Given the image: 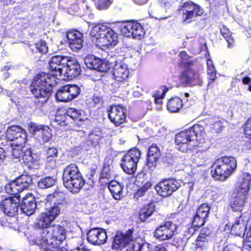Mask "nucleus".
Returning a JSON list of instances; mask_svg holds the SVG:
<instances>
[{
    "label": "nucleus",
    "instance_id": "50",
    "mask_svg": "<svg viewBox=\"0 0 251 251\" xmlns=\"http://www.w3.org/2000/svg\"><path fill=\"white\" fill-rule=\"evenodd\" d=\"M245 247L251 249V226L247 233L246 237L244 240Z\"/></svg>",
    "mask_w": 251,
    "mask_h": 251
},
{
    "label": "nucleus",
    "instance_id": "4",
    "mask_svg": "<svg viewBox=\"0 0 251 251\" xmlns=\"http://www.w3.org/2000/svg\"><path fill=\"white\" fill-rule=\"evenodd\" d=\"M44 202L46 211L40 215L42 223L46 225L50 221H53L59 215L61 206L66 203L65 194L56 190L52 194L47 196L44 199Z\"/></svg>",
    "mask_w": 251,
    "mask_h": 251
},
{
    "label": "nucleus",
    "instance_id": "38",
    "mask_svg": "<svg viewBox=\"0 0 251 251\" xmlns=\"http://www.w3.org/2000/svg\"><path fill=\"white\" fill-rule=\"evenodd\" d=\"M56 182L54 176H46L41 178L38 183V187L41 189H46L53 186Z\"/></svg>",
    "mask_w": 251,
    "mask_h": 251
},
{
    "label": "nucleus",
    "instance_id": "17",
    "mask_svg": "<svg viewBox=\"0 0 251 251\" xmlns=\"http://www.w3.org/2000/svg\"><path fill=\"white\" fill-rule=\"evenodd\" d=\"M87 240L95 245H101L107 241V236L104 229L101 228H93L87 233Z\"/></svg>",
    "mask_w": 251,
    "mask_h": 251
},
{
    "label": "nucleus",
    "instance_id": "56",
    "mask_svg": "<svg viewBox=\"0 0 251 251\" xmlns=\"http://www.w3.org/2000/svg\"><path fill=\"white\" fill-rule=\"evenodd\" d=\"M92 100L94 104H97L100 103L102 101V99L99 95H94Z\"/></svg>",
    "mask_w": 251,
    "mask_h": 251
},
{
    "label": "nucleus",
    "instance_id": "25",
    "mask_svg": "<svg viewBox=\"0 0 251 251\" xmlns=\"http://www.w3.org/2000/svg\"><path fill=\"white\" fill-rule=\"evenodd\" d=\"M112 75L117 81L121 82L126 80L129 75L127 66L121 62H116L113 66Z\"/></svg>",
    "mask_w": 251,
    "mask_h": 251
},
{
    "label": "nucleus",
    "instance_id": "1",
    "mask_svg": "<svg viewBox=\"0 0 251 251\" xmlns=\"http://www.w3.org/2000/svg\"><path fill=\"white\" fill-rule=\"evenodd\" d=\"M70 57L64 55L52 56L50 61V70L52 75L42 73L36 75L30 86V90L38 99L37 104L43 106L51 95L52 87L56 84L55 75L62 76L63 70Z\"/></svg>",
    "mask_w": 251,
    "mask_h": 251
},
{
    "label": "nucleus",
    "instance_id": "6",
    "mask_svg": "<svg viewBox=\"0 0 251 251\" xmlns=\"http://www.w3.org/2000/svg\"><path fill=\"white\" fill-rule=\"evenodd\" d=\"M235 159L232 157L224 156L217 159L211 170L212 176L217 180H225L228 177L236 168Z\"/></svg>",
    "mask_w": 251,
    "mask_h": 251
},
{
    "label": "nucleus",
    "instance_id": "49",
    "mask_svg": "<svg viewBox=\"0 0 251 251\" xmlns=\"http://www.w3.org/2000/svg\"><path fill=\"white\" fill-rule=\"evenodd\" d=\"M207 74L209 75V79L210 80L213 81L215 79L216 75L214 65H211L207 67Z\"/></svg>",
    "mask_w": 251,
    "mask_h": 251
},
{
    "label": "nucleus",
    "instance_id": "59",
    "mask_svg": "<svg viewBox=\"0 0 251 251\" xmlns=\"http://www.w3.org/2000/svg\"><path fill=\"white\" fill-rule=\"evenodd\" d=\"M179 55L182 59L184 60H187L189 58V55L187 54L186 52L185 51H181L180 52Z\"/></svg>",
    "mask_w": 251,
    "mask_h": 251
},
{
    "label": "nucleus",
    "instance_id": "8",
    "mask_svg": "<svg viewBox=\"0 0 251 251\" xmlns=\"http://www.w3.org/2000/svg\"><path fill=\"white\" fill-rule=\"evenodd\" d=\"M179 11L181 13L183 22L187 24L191 23L193 19L201 16L203 13L200 5L191 0L182 3L180 6Z\"/></svg>",
    "mask_w": 251,
    "mask_h": 251
},
{
    "label": "nucleus",
    "instance_id": "31",
    "mask_svg": "<svg viewBox=\"0 0 251 251\" xmlns=\"http://www.w3.org/2000/svg\"><path fill=\"white\" fill-rule=\"evenodd\" d=\"M246 225L241 216L236 219L232 226L231 232L236 236H241L245 235Z\"/></svg>",
    "mask_w": 251,
    "mask_h": 251
},
{
    "label": "nucleus",
    "instance_id": "33",
    "mask_svg": "<svg viewBox=\"0 0 251 251\" xmlns=\"http://www.w3.org/2000/svg\"><path fill=\"white\" fill-rule=\"evenodd\" d=\"M108 32L105 38H102L101 45L102 46H114L118 42V34L112 29L109 28Z\"/></svg>",
    "mask_w": 251,
    "mask_h": 251
},
{
    "label": "nucleus",
    "instance_id": "37",
    "mask_svg": "<svg viewBox=\"0 0 251 251\" xmlns=\"http://www.w3.org/2000/svg\"><path fill=\"white\" fill-rule=\"evenodd\" d=\"M68 90V87L66 85L60 88L55 94L56 100L62 102L72 100Z\"/></svg>",
    "mask_w": 251,
    "mask_h": 251
},
{
    "label": "nucleus",
    "instance_id": "39",
    "mask_svg": "<svg viewBox=\"0 0 251 251\" xmlns=\"http://www.w3.org/2000/svg\"><path fill=\"white\" fill-rule=\"evenodd\" d=\"M68 115L74 120L79 121H83L84 118V111L79 109L77 110L74 108H70L68 110Z\"/></svg>",
    "mask_w": 251,
    "mask_h": 251
},
{
    "label": "nucleus",
    "instance_id": "57",
    "mask_svg": "<svg viewBox=\"0 0 251 251\" xmlns=\"http://www.w3.org/2000/svg\"><path fill=\"white\" fill-rule=\"evenodd\" d=\"M210 231L207 227L202 228L201 230V233L200 235H201L202 236H208L210 234Z\"/></svg>",
    "mask_w": 251,
    "mask_h": 251
},
{
    "label": "nucleus",
    "instance_id": "27",
    "mask_svg": "<svg viewBox=\"0 0 251 251\" xmlns=\"http://www.w3.org/2000/svg\"><path fill=\"white\" fill-rule=\"evenodd\" d=\"M160 156V149L156 145L153 144L149 148L147 164L150 169L154 168Z\"/></svg>",
    "mask_w": 251,
    "mask_h": 251
},
{
    "label": "nucleus",
    "instance_id": "64",
    "mask_svg": "<svg viewBox=\"0 0 251 251\" xmlns=\"http://www.w3.org/2000/svg\"><path fill=\"white\" fill-rule=\"evenodd\" d=\"M207 67L209 66H211V65L213 66V63H212V61L211 60L209 59L207 61Z\"/></svg>",
    "mask_w": 251,
    "mask_h": 251
},
{
    "label": "nucleus",
    "instance_id": "28",
    "mask_svg": "<svg viewBox=\"0 0 251 251\" xmlns=\"http://www.w3.org/2000/svg\"><path fill=\"white\" fill-rule=\"evenodd\" d=\"M251 183V175L247 173L242 174L239 178L236 191L247 195Z\"/></svg>",
    "mask_w": 251,
    "mask_h": 251
},
{
    "label": "nucleus",
    "instance_id": "53",
    "mask_svg": "<svg viewBox=\"0 0 251 251\" xmlns=\"http://www.w3.org/2000/svg\"><path fill=\"white\" fill-rule=\"evenodd\" d=\"M205 241V237L199 235L196 241V246L198 247H202Z\"/></svg>",
    "mask_w": 251,
    "mask_h": 251
},
{
    "label": "nucleus",
    "instance_id": "24",
    "mask_svg": "<svg viewBox=\"0 0 251 251\" xmlns=\"http://www.w3.org/2000/svg\"><path fill=\"white\" fill-rule=\"evenodd\" d=\"M109 27L103 25H98L94 26L90 32V35L93 42L98 46L101 45L102 38H105Z\"/></svg>",
    "mask_w": 251,
    "mask_h": 251
},
{
    "label": "nucleus",
    "instance_id": "46",
    "mask_svg": "<svg viewBox=\"0 0 251 251\" xmlns=\"http://www.w3.org/2000/svg\"><path fill=\"white\" fill-rule=\"evenodd\" d=\"M111 0H99L97 8L101 10L106 9L111 5Z\"/></svg>",
    "mask_w": 251,
    "mask_h": 251
},
{
    "label": "nucleus",
    "instance_id": "47",
    "mask_svg": "<svg viewBox=\"0 0 251 251\" xmlns=\"http://www.w3.org/2000/svg\"><path fill=\"white\" fill-rule=\"evenodd\" d=\"M57 153L58 151L57 149L52 147L49 148L47 150V157L48 161L51 160V159H50V157L53 158L56 157Z\"/></svg>",
    "mask_w": 251,
    "mask_h": 251
},
{
    "label": "nucleus",
    "instance_id": "11",
    "mask_svg": "<svg viewBox=\"0 0 251 251\" xmlns=\"http://www.w3.org/2000/svg\"><path fill=\"white\" fill-rule=\"evenodd\" d=\"M177 226L172 222H166L158 226L154 232V237L160 241L168 240L176 234Z\"/></svg>",
    "mask_w": 251,
    "mask_h": 251
},
{
    "label": "nucleus",
    "instance_id": "13",
    "mask_svg": "<svg viewBox=\"0 0 251 251\" xmlns=\"http://www.w3.org/2000/svg\"><path fill=\"white\" fill-rule=\"evenodd\" d=\"M6 137L8 140L12 142L11 145L25 144L26 134L25 131L18 126H12L7 129Z\"/></svg>",
    "mask_w": 251,
    "mask_h": 251
},
{
    "label": "nucleus",
    "instance_id": "34",
    "mask_svg": "<svg viewBox=\"0 0 251 251\" xmlns=\"http://www.w3.org/2000/svg\"><path fill=\"white\" fill-rule=\"evenodd\" d=\"M150 244L141 238H137L127 247L126 251H149Z\"/></svg>",
    "mask_w": 251,
    "mask_h": 251
},
{
    "label": "nucleus",
    "instance_id": "20",
    "mask_svg": "<svg viewBox=\"0 0 251 251\" xmlns=\"http://www.w3.org/2000/svg\"><path fill=\"white\" fill-rule=\"evenodd\" d=\"M66 36L71 49L74 51L79 50L83 47V34L76 30L69 31Z\"/></svg>",
    "mask_w": 251,
    "mask_h": 251
},
{
    "label": "nucleus",
    "instance_id": "9",
    "mask_svg": "<svg viewBox=\"0 0 251 251\" xmlns=\"http://www.w3.org/2000/svg\"><path fill=\"white\" fill-rule=\"evenodd\" d=\"M32 184L31 177L27 175H23L14 181L8 183L5 186V190L9 194L16 195L28 188Z\"/></svg>",
    "mask_w": 251,
    "mask_h": 251
},
{
    "label": "nucleus",
    "instance_id": "18",
    "mask_svg": "<svg viewBox=\"0 0 251 251\" xmlns=\"http://www.w3.org/2000/svg\"><path fill=\"white\" fill-rule=\"evenodd\" d=\"M80 66L77 61L70 57V59L63 70L61 78L72 79L77 76L80 73Z\"/></svg>",
    "mask_w": 251,
    "mask_h": 251
},
{
    "label": "nucleus",
    "instance_id": "32",
    "mask_svg": "<svg viewBox=\"0 0 251 251\" xmlns=\"http://www.w3.org/2000/svg\"><path fill=\"white\" fill-rule=\"evenodd\" d=\"M123 185L116 181H111L109 183L108 189L115 200H120L123 197Z\"/></svg>",
    "mask_w": 251,
    "mask_h": 251
},
{
    "label": "nucleus",
    "instance_id": "15",
    "mask_svg": "<svg viewBox=\"0 0 251 251\" xmlns=\"http://www.w3.org/2000/svg\"><path fill=\"white\" fill-rule=\"evenodd\" d=\"M20 196H15L6 198L0 203V209L8 216H15L18 211Z\"/></svg>",
    "mask_w": 251,
    "mask_h": 251
},
{
    "label": "nucleus",
    "instance_id": "12",
    "mask_svg": "<svg viewBox=\"0 0 251 251\" xmlns=\"http://www.w3.org/2000/svg\"><path fill=\"white\" fill-rule=\"evenodd\" d=\"M180 182L175 179H166L159 182L155 188L158 194L162 197L171 196L180 187Z\"/></svg>",
    "mask_w": 251,
    "mask_h": 251
},
{
    "label": "nucleus",
    "instance_id": "19",
    "mask_svg": "<svg viewBox=\"0 0 251 251\" xmlns=\"http://www.w3.org/2000/svg\"><path fill=\"white\" fill-rule=\"evenodd\" d=\"M84 62L88 68L101 72H107L110 67V64L106 60L93 56L86 57Z\"/></svg>",
    "mask_w": 251,
    "mask_h": 251
},
{
    "label": "nucleus",
    "instance_id": "22",
    "mask_svg": "<svg viewBox=\"0 0 251 251\" xmlns=\"http://www.w3.org/2000/svg\"><path fill=\"white\" fill-rule=\"evenodd\" d=\"M210 207L206 203L201 204L198 207L192 223L194 227L199 228L204 225Z\"/></svg>",
    "mask_w": 251,
    "mask_h": 251
},
{
    "label": "nucleus",
    "instance_id": "55",
    "mask_svg": "<svg viewBox=\"0 0 251 251\" xmlns=\"http://www.w3.org/2000/svg\"><path fill=\"white\" fill-rule=\"evenodd\" d=\"M6 156V153L4 149L2 148H0V164L3 162Z\"/></svg>",
    "mask_w": 251,
    "mask_h": 251
},
{
    "label": "nucleus",
    "instance_id": "30",
    "mask_svg": "<svg viewBox=\"0 0 251 251\" xmlns=\"http://www.w3.org/2000/svg\"><path fill=\"white\" fill-rule=\"evenodd\" d=\"M18 145H11L13 147L12 149V154L15 158H20L21 157L23 156L24 159L27 160L28 161H32V156L31 155V151L27 150L25 151V154L23 155V150L25 147V144H24L21 146L17 144Z\"/></svg>",
    "mask_w": 251,
    "mask_h": 251
},
{
    "label": "nucleus",
    "instance_id": "3",
    "mask_svg": "<svg viewBox=\"0 0 251 251\" xmlns=\"http://www.w3.org/2000/svg\"><path fill=\"white\" fill-rule=\"evenodd\" d=\"M41 215L38 217L37 226L42 228L40 237L35 241V244L39 246L50 244V242L54 243H62L66 238V231L64 228L59 225L50 226L53 221H50L48 224L42 223Z\"/></svg>",
    "mask_w": 251,
    "mask_h": 251
},
{
    "label": "nucleus",
    "instance_id": "21",
    "mask_svg": "<svg viewBox=\"0 0 251 251\" xmlns=\"http://www.w3.org/2000/svg\"><path fill=\"white\" fill-rule=\"evenodd\" d=\"M37 201L31 194H26L22 199L20 204L21 212L27 216L32 215L36 208Z\"/></svg>",
    "mask_w": 251,
    "mask_h": 251
},
{
    "label": "nucleus",
    "instance_id": "16",
    "mask_svg": "<svg viewBox=\"0 0 251 251\" xmlns=\"http://www.w3.org/2000/svg\"><path fill=\"white\" fill-rule=\"evenodd\" d=\"M108 112L109 119L116 126H120L126 121V107L120 105H112Z\"/></svg>",
    "mask_w": 251,
    "mask_h": 251
},
{
    "label": "nucleus",
    "instance_id": "2",
    "mask_svg": "<svg viewBox=\"0 0 251 251\" xmlns=\"http://www.w3.org/2000/svg\"><path fill=\"white\" fill-rule=\"evenodd\" d=\"M204 134L203 127L199 125L182 130L176 135V148L182 152L192 150L204 141Z\"/></svg>",
    "mask_w": 251,
    "mask_h": 251
},
{
    "label": "nucleus",
    "instance_id": "26",
    "mask_svg": "<svg viewBox=\"0 0 251 251\" xmlns=\"http://www.w3.org/2000/svg\"><path fill=\"white\" fill-rule=\"evenodd\" d=\"M247 195L236 191L230 201V206L232 210L241 212L243 209Z\"/></svg>",
    "mask_w": 251,
    "mask_h": 251
},
{
    "label": "nucleus",
    "instance_id": "36",
    "mask_svg": "<svg viewBox=\"0 0 251 251\" xmlns=\"http://www.w3.org/2000/svg\"><path fill=\"white\" fill-rule=\"evenodd\" d=\"M182 100L178 97L171 99L167 103V109L171 112H177L182 107Z\"/></svg>",
    "mask_w": 251,
    "mask_h": 251
},
{
    "label": "nucleus",
    "instance_id": "43",
    "mask_svg": "<svg viewBox=\"0 0 251 251\" xmlns=\"http://www.w3.org/2000/svg\"><path fill=\"white\" fill-rule=\"evenodd\" d=\"M66 86L68 87V90L71 100L77 97L80 93V88L76 85H70Z\"/></svg>",
    "mask_w": 251,
    "mask_h": 251
},
{
    "label": "nucleus",
    "instance_id": "62",
    "mask_svg": "<svg viewBox=\"0 0 251 251\" xmlns=\"http://www.w3.org/2000/svg\"><path fill=\"white\" fill-rule=\"evenodd\" d=\"M151 186V183L149 182H146L144 185L142 186L147 191V190Z\"/></svg>",
    "mask_w": 251,
    "mask_h": 251
},
{
    "label": "nucleus",
    "instance_id": "40",
    "mask_svg": "<svg viewBox=\"0 0 251 251\" xmlns=\"http://www.w3.org/2000/svg\"><path fill=\"white\" fill-rule=\"evenodd\" d=\"M220 31L222 36L227 43V47L228 48H232L234 46V39L231 36V33L230 32L229 29L225 25H223L222 27L221 28Z\"/></svg>",
    "mask_w": 251,
    "mask_h": 251
},
{
    "label": "nucleus",
    "instance_id": "44",
    "mask_svg": "<svg viewBox=\"0 0 251 251\" xmlns=\"http://www.w3.org/2000/svg\"><path fill=\"white\" fill-rule=\"evenodd\" d=\"M223 122L222 120H217L211 124V128L217 133L221 132L223 128Z\"/></svg>",
    "mask_w": 251,
    "mask_h": 251
},
{
    "label": "nucleus",
    "instance_id": "51",
    "mask_svg": "<svg viewBox=\"0 0 251 251\" xmlns=\"http://www.w3.org/2000/svg\"><path fill=\"white\" fill-rule=\"evenodd\" d=\"M244 131L245 134L249 136V138L251 139V117L248 120L246 124Z\"/></svg>",
    "mask_w": 251,
    "mask_h": 251
},
{
    "label": "nucleus",
    "instance_id": "48",
    "mask_svg": "<svg viewBox=\"0 0 251 251\" xmlns=\"http://www.w3.org/2000/svg\"><path fill=\"white\" fill-rule=\"evenodd\" d=\"M197 159L200 160L199 163L202 165L208 158V156L205 151H199L198 153Z\"/></svg>",
    "mask_w": 251,
    "mask_h": 251
},
{
    "label": "nucleus",
    "instance_id": "60",
    "mask_svg": "<svg viewBox=\"0 0 251 251\" xmlns=\"http://www.w3.org/2000/svg\"><path fill=\"white\" fill-rule=\"evenodd\" d=\"M242 81L245 85H250L251 83V78L249 76H245L242 78Z\"/></svg>",
    "mask_w": 251,
    "mask_h": 251
},
{
    "label": "nucleus",
    "instance_id": "58",
    "mask_svg": "<svg viewBox=\"0 0 251 251\" xmlns=\"http://www.w3.org/2000/svg\"><path fill=\"white\" fill-rule=\"evenodd\" d=\"M147 190L145 189V188H143L142 187L140 189L138 190V191L136 193V196L137 197H142L144 195Z\"/></svg>",
    "mask_w": 251,
    "mask_h": 251
},
{
    "label": "nucleus",
    "instance_id": "63",
    "mask_svg": "<svg viewBox=\"0 0 251 251\" xmlns=\"http://www.w3.org/2000/svg\"><path fill=\"white\" fill-rule=\"evenodd\" d=\"M149 251H150V250H149ZM154 251H166V250L164 247H161L160 248L158 247H157V248H155Z\"/></svg>",
    "mask_w": 251,
    "mask_h": 251
},
{
    "label": "nucleus",
    "instance_id": "14",
    "mask_svg": "<svg viewBox=\"0 0 251 251\" xmlns=\"http://www.w3.org/2000/svg\"><path fill=\"white\" fill-rule=\"evenodd\" d=\"M133 231L129 230L125 233L121 231L117 232L112 242V248L113 250H121L135 240L132 236Z\"/></svg>",
    "mask_w": 251,
    "mask_h": 251
},
{
    "label": "nucleus",
    "instance_id": "61",
    "mask_svg": "<svg viewBox=\"0 0 251 251\" xmlns=\"http://www.w3.org/2000/svg\"><path fill=\"white\" fill-rule=\"evenodd\" d=\"M134 1L139 4H143L147 2L148 0H134Z\"/></svg>",
    "mask_w": 251,
    "mask_h": 251
},
{
    "label": "nucleus",
    "instance_id": "35",
    "mask_svg": "<svg viewBox=\"0 0 251 251\" xmlns=\"http://www.w3.org/2000/svg\"><path fill=\"white\" fill-rule=\"evenodd\" d=\"M155 210V207L154 204L150 203L145 205L140 211L139 218L140 220L143 222L146 221Z\"/></svg>",
    "mask_w": 251,
    "mask_h": 251
},
{
    "label": "nucleus",
    "instance_id": "23",
    "mask_svg": "<svg viewBox=\"0 0 251 251\" xmlns=\"http://www.w3.org/2000/svg\"><path fill=\"white\" fill-rule=\"evenodd\" d=\"M180 79L182 83L188 85H201L202 83L199 73L191 69L184 71Z\"/></svg>",
    "mask_w": 251,
    "mask_h": 251
},
{
    "label": "nucleus",
    "instance_id": "41",
    "mask_svg": "<svg viewBox=\"0 0 251 251\" xmlns=\"http://www.w3.org/2000/svg\"><path fill=\"white\" fill-rule=\"evenodd\" d=\"M60 243H57V245H55L54 243L50 242V244L39 246L45 251H68L67 249L64 247L59 248Z\"/></svg>",
    "mask_w": 251,
    "mask_h": 251
},
{
    "label": "nucleus",
    "instance_id": "45",
    "mask_svg": "<svg viewBox=\"0 0 251 251\" xmlns=\"http://www.w3.org/2000/svg\"><path fill=\"white\" fill-rule=\"evenodd\" d=\"M36 48L39 52L46 53L48 51V48L46 43L44 41H41L36 44Z\"/></svg>",
    "mask_w": 251,
    "mask_h": 251
},
{
    "label": "nucleus",
    "instance_id": "5",
    "mask_svg": "<svg viewBox=\"0 0 251 251\" xmlns=\"http://www.w3.org/2000/svg\"><path fill=\"white\" fill-rule=\"evenodd\" d=\"M62 178L64 186L74 193L79 192L85 184L81 174L75 164H71L64 169Z\"/></svg>",
    "mask_w": 251,
    "mask_h": 251
},
{
    "label": "nucleus",
    "instance_id": "7",
    "mask_svg": "<svg viewBox=\"0 0 251 251\" xmlns=\"http://www.w3.org/2000/svg\"><path fill=\"white\" fill-rule=\"evenodd\" d=\"M140 155V152L137 149L130 150L124 155L120 165L126 173L132 175L135 172Z\"/></svg>",
    "mask_w": 251,
    "mask_h": 251
},
{
    "label": "nucleus",
    "instance_id": "42",
    "mask_svg": "<svg viewBox=\"0 0 251 251\" xmlns=\"http://www.w3.org/2000/svg\"><path fill=\"white\" fill-rule=\"evenodd\" d=\"M168 90V88L163 86L160 88L161 92L160 90H158L154 93L153 96L154 97L155 102L156 103L161 104L162 103V100L164 98L165 95Z\"/></svg>",
    "mask_w": 251,
    "mask_h": 251
},
{
    "label": "nucleus",
    "instance_id": "52",
    "mask_svg": "<svg viewBox=\"0 0 251 251\" xmlns=\"http://www.w3.org/2000/svg\"><path fill=\"white\" fill-rule=\"evenodd\" d=\"M100 139V136L95 134L94 133L90 134L89 140L94 144H97L99 143Z\"/></svg>",
    "mask_w": 251,
    "mask_h": 251
},
{
    "label": "nucleus",
    "instance_id": "54",
    "mask_svg": "<svg viewBox=\"0 0 251 251\" xmlns=\"http://www.w3.org/2000/svg\"><path fill=\"white\" fill-rule=\"evenodd\" d=\"M110 176V174L108 173V170L106 168H103L100 177L102 178H109Z\"/></svg>",
    "mask_w": 251,
    "mask_h": 251
},
{
    "label": "nucleus",
    "instance_id": "10",
    "mask_svg": "<svg viewBox=\"0 0 251 251\" xmlns=\"http://www.w3.org/2000/svg\"><path fill=\"white\" fill-rule=\"evenodd\" d=\"M121 33L124 36L140 39L144 37L145 31L142 25L135 22L123 23L120 27Z\"/></svg>",
    "mask_w": 251,
    "mask_h": 251
},
{
    "label": "nucleus",
    "instance_id": "29",
    "mask_svg": "<svg viewBox=\"0 0 251 251\" xmlns=\"http://www.w3.org/2000/svg\"><path fill=\"white\" fill-rule=\"evenodd\" d=\"M31 129L33 130L35 134H41L42 141L44 143L48 142L51 138L50 129L47 126L33 125L31 126Z\"/></svg>",
    "mask_w": 251,
    "mask_h": 251
}]
</instances>
